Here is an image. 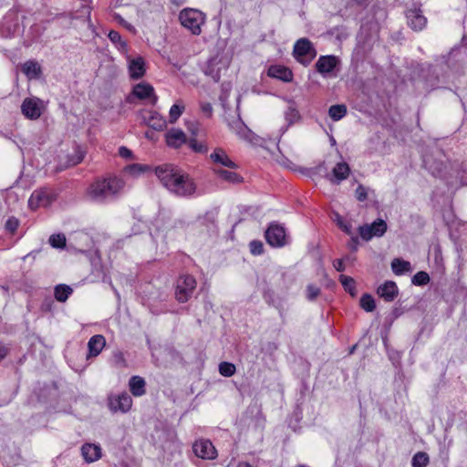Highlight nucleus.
I'll return each mask as SVG.
<instances>
[{
	"mask_svg": "<svg viewBox=\"0 0 467 467\" xmlns=\"http://www.w3.org/2000/svg\"><path fill=\"white\" fill-rule=\"evenodd\" d=\"M161 184L171 193L179 197H191L197 189L196 183L189 174L171 164H162L154 169Z\"/></svg>",
	"mask_w": 467,
	"mask_h": 467,
	"instance_id": "1",
	"label": "nucleus"
},
{
	"mask_svg": "<svg viewBox=\"0 0 467 467\" xmlns=\"http://www.w3.org/2000/svg\"><path fill=\"white\" fill-rule=\"evenodd\" d=\"M126 187L125 181L111 175L94 181L87 189L86 197L95 203H108L118 199Z\"/></svg>",
	"mask_w": 467,
	"mask_h": 467,
	"instance_id": "2",
	"label": "nucleus"
},
{
	"mask_svg": "<svg viewBox=\"0 0 467 467\" xmlns=\"http://www.w3.org/2000/svg\"><path fill=\"white\" fill-rule=\"evenodd\" d=\"M179 19L182 26L190 30L193 35H200L202 26L205 22L203 13L193 8H185L180 12Z\"/></svg>",
	"mask_w": 467,
	"mask_h": 467,
	"instance_id": "3",
	"label": "nucleus"
},
{
	"mask_svg": "<svg viewBox=\"0 0 467 467\" xmlns=\"http://www.w3.org/2000/svg\"><path fill=\"white\" fill-rule=\"evenodd\" d=\"M197 285L195 278L191 275H182L175 284V298L180 303L187 302L192 296Z\"/></svg>",
	"mask_w": 467,
	"mask_h": 467,
	"instance_id": "4",
	"label": "nucleus"
},
{
	"mask_svg": "<svg viewBox=\"0 0 467 467\" xmlns=\"http://www.w3.org/2000/svg\"><path fill=\"white\" fill-rule=\"evenodd\" d=\"M293 55L297 62L304 66H307L316 57L317 51L311 41L303 37L295 43Z\"/></svg>",
	"mask_w": 467,
	"mask_h": 467,
	"instance_id": "5",
	"label": "nucleus"
},
{
	"mask_svg": "<svg viewBox=\"0 0 467 467\" xmlns=\"http://www.w3.org/2000/svg\"><path fill=\"white\" fill-rule=\"evenodd\" d=\"M132 406V399L127 392L110 394L108 397V407L113 413H126Z\"/></svg>",
	"mask_w": 467,
	"mask_h": 467,
	"instance_id": "6",
	"label": "nucleus"
},
{
	"mask_svg": "<svg viewBox=\"0 0 467 467\" xmlns=\"http://www.w3.org/2000/svg\"><path fill=\"white\" fill-rule=\"evenodd\" d=\"M210 163L213 168L230 170L237 169V164L229 157L227 152L223 148H215L209 156Z\"/></svg>",
	"mask_w": 467,
	"mask_h": 467,
	"instance_id": "7",
	"label": "nucleus"
},
{
	"mask_svg": "<svg viewBox=\"0 0 467 467\" xmlns=\"http://www.w3.org/2000/svg\"><path fill=\"white\" fill-rule=\"evenodd\" d=\"M265 235L266 242L273 247H282L287 241L285 228L276 223L270 224Z\"/></svg>",
	"mask_w": 467,
	"mask_h": 467,
	"instance_id": "8",
	"label": "nucleus"
},
{
	"mask_svg": "<svg viewBox=\"0 0 467 467\" xmlns=\"http://www.w3.org/2000/svg\"><path fill=\"white\" fill-rule=\"evenodd\" d=\"M194 454L202 460H214L217 457V450L210 440L199 439L192 444Z\"/></svg>",
	"mask_w": 467,
	"mask_h": 467,
	"instance_id": "9",
	"label": "nucleus"
},
{
	"mask_svg": "<svg viewBox=\"0 0 467 467\" xmlns=\"http://www.w3.org/2000/svg\"><path fill=\"white\" fill-rule=\"evenodd\" d=\"M387 231V223L382 219L374 221L371 224H365L358 228L359 234L363 240L368 241L372 237H380Z\"/></svg>",
	"mask_w": 467,
	"mask_h": 467,
	"instance_id": "10",
	"label": "nucleus"
},
{
	"mask_svg": "<svg viewBox=\"0 0 467 467\" xmlns=\"http://www.w3.org/2000/svg\"><path fill=\"white\" fill-rule=\"evenodd\" d=\"M43 110L42 100L37 98H26L21 105L23 115L29 119H37Z\"/></svg>",
	"mask_w": 467,
	"mask_h": 467,
	"instance_id": "11",
	"label": "nucleus"
},
{
	"mask_svg": "<svg viewBox=\"0 0 467 467\" xmlns=\"http://www.w3.org/2000/svg\"><path fill=\"white\" fill-rule=\"evenodd\" d=\"M230 65V58L227 56L216 55L208 62L206 74L212 76L214 80H219L222 69H226Z\"/></svg>",
	"mask_w": 467,
	"mask_h": 467,
	"instance_id": "12",
	"label": "nucleus"
},
{
	"mask_svg": "<svg viewBox=\"0 0 467 467\" xmlns=\"http://www.w3.org/2000/svg\"><path fill=\"white\" fill-rule=\"evenodd\" d=\"M132 95L139 99H148L151 105H156L158 96L155 93L154 88L146 82H140L133 87Z\"/></svg>",
	"mask_w": 467,
	"mask_h": 467,
	"instance_id": "13",
	"label": "nucleus"
},
{
	"mask_svg": "<svg viewBox=\"0 0 467 467\" xmlns=\"http://www.w3.org/2000/svg\"><path fill=\"white\" fill-rule=\"evenodd\" d=\"M52 202V197L47 190H36L31 194L28 200V205L32 210H36L39 207H47Z\"/></svg>",
	"mask_w": 467,
	"mask_h": 467,
	"instance_id": "14",
	"label": "nucleus"
},
{
	"mask_svg": "<svg viewBox=\"0 0 467 467\" xmlns=\"http://www.w3.org/2000/svg\"><path fill=\"white\" fill-rule=\"evenodd\" d=\"M127 61L130 78L139 79L145 75L146 66L145 61L141 57L131 58L130 56H127Z\"/></svg>",
	"mask_w": 467,
	"mask_h": 467,
	"instance_id": "15",
	"label": "nucleus"
},
{
	"mask_svg": "<svg viewBox=\"0 0 467 467\" xmlns=\"http://www.w3.org/2000/svg\"><path fill=\"white\" fill-rule=\"evenodd\" d=\"M141 117L143 121L154 130H161L166 127V119L157 111H142Z\"/></svg>",
	"mask_w": 467,
	"mask_h": 467,
	"instance_id": "16",
	"label": "nucleus"
},
{
	"mask_svg": "<svg viewBox=\"0 0 467 467\" xmlns=\"http://www.w3.org/2000/svg\"><path fill=\"white\" fill-rule=\"evenodd\" d=\"M377 294L386 302H392L398 296L399 289L394 281H386L378 287Z\"/></svg>",
	"mask_w": 467,
	"mask_h": 467,
	"instance_id": "17",
	"label": "nucleus"
},
{
	"mask_svg": "<svg viewBox=\"0 0 467 467\" xmlns=\"http://www.w3.org/2000/svg\"><path fill=\"white\" fill-rule=\"evenodd\" d=\"M337 64L338 59L336 56H321L316 63V67L320 74L326 75L331 73Z\"/></svg>",
	"mask_w": 467,
	"mask_h": 467,
	"instance_id": "18",
	"label": "nucleus"
},
{
	"mask_svg": "<svg viewBox=\"0 0 467 467\" xmlns=\"http://www.w3.org/2000/svg\"><path fill=\"white\" fill-rule=\"evenodd\" d=\"M81 455L86 462H94L101 458V448L96 443H84L81 446Z\"/></svg>",
	"mask_w": 467,
	"mask_h": 467,
	"instance_id": "19",
	"label": "nucleus"
},
{
	"mask_svg": "<svg viewBox=\"0 0 467 467\" xmlns=\"http://www.w3.org/2000/svg\"><path fill=\"white\" fill-rule=\"evenodd\" d=\"M165 140L169 147L180 148L186 142V135L180 129H171L165 134Z\"/></svg>",
	"mask_w": 467,
	"mask_h": 467,
	"instance_id": "20",
	"label": "nucleus"
},
{
	"mask_svg": "<svg viewBox=\"0 0 467 467\" xmlns=\"http://www.w3.org/2000/svg\"><path fill=\"white\" fill-rule=\"evenodd\" d=\"M408 25L416 31L423 29L427 24L426 17L419 10H409L407 12Z\"/></svg>",
	"mask_w": 467,
	"mask_h": 467,
	"instance_id": "21",
	"label": "nucleus"
},
{
	"mask_svg": "<svg viewBox=\"0 0 467 467\" xmlns=\"http://www.w3.org/2000/svg\"><path fill=\"white\" fill-rule=\"evenodd\" d=\"M267 74L271 78H277L285 82H291L293 80V72L285 66H271L268 68Z\"/></svg>",
	"mask_w": 467,
	"mask_h": 467,
	"instance_id": "22",
	"label": "nucleus"
},
{
	"mask_svg": "<svg viewBox=\"0 0 467 467\" xmlns=\"http://www.w3.org/2000/svg\"><path fill=\"white\" fill-rule=\"evenodd\" d=\"M350 173V168L347 162H338L332 170V177L329 179L333 183H340L346 180Z\"/></svg>",
	"mask_w": 467,
	"mask_h": 467,
	"instance_id": "23",
	"label": "nucleus"
},
{
	"mask_svg": "<svg viewBox=\"0 0 467 467\" xmlns=\"http://www.w3.org/2000/svg\"><path fill=\"white\" fill-rule=\"evenodd\" d=\"M106 345L105 337L102 335L91 337L88 342V356L97 357Z\"/></svg>",
	"mask_w": 467,
	"mask_h": 467,
	"instance_id": "24",
	"label": "nucleus"
},
{
	"mask_svg": "<svg viewBox=\"0 0 467 467\" xmlns=\"http://www.w3.org/2000/svg\"><path fill=\"white\" fill-rule=\"evenodd\" d=\"M213 173L221 180L232 183H240L242 182V177L234 171L233 170L223 168V169H218V168H213Z\"/></svg>",
	"mask_w": 467,
	"mask_h": 467,
	"instance_id": "25",
	"label": "nucleus"
},
{
	"mask_svg": "<svg viewBox=\"0 0 467 467\" xmlns=\"http://www.w3.org/2000/svg\"><path fill=\"white\" fill-rule=\"evenodd\" d=\"M146 382L143 378L140 376H132L129 381V388L131 394L135 397H140L145 394Z\"/></svg>",
	"mask_w": 467,
	"mask_h": 467,
	"instance_id": "26",
	"label": "nucleus"
},
{
	"mask_svg": "<svg viewBox=\"0 0 467 467\" xmlns=\"http://www.w3.org/2000/svg\"><path fill=\"white\" fill-rule=\"evenodd\" d=\"M230 128L234 134H236L241 140L248 141L252 140V131L241 120L238 119L236 121H234L230 125Z\"/></svg>",
	"mask_w": 467,
	"mask_h": 467,
	"instance_id": "27",
	"label": "nucleus"
},
{
	"mask_svg": "<svg viewBox=\"0 0 467 467\" xmlns=\"http://www.w3.org/2000/svg\"><path fill=\"white\" fill-rule=\"evenodd\" d=\"M301 119L300 113L296 109L295 103L291 102L285 111V119L286 121V126L282 129V133H285L289 126L298 122Z\"/></svg>",
	"mask_w": 467,
	"mask_h": 467,
	"instance_id": "28",
	"label": "nucleus"
},
{
	"mask_svg": "<svg viewBox=\"0 0 467 467\" xmlns=\"http://www.w3.org/2000/svg\"><path fill=\"white\" fill-rule=\"evenodd\" d=\"M391 270L396 275H402L412 271L410 262L400 258H395L391 262Z\"/></svg>",
	"mask_w": 467,
	"mask_h": 467,
	"instance_id": "29",
	"label": "nucleus"
},
{
	"mask_svg": "<svg viewBox=\"0 0 467 467\" xmlns=\"http://www.w3.org/2000/svg\"><path fill=\"white\" fill-rule=\"evenodd\" d=\"M23 73L29 78H37L41 74V67L36 61L29 60L22 65Z\"/></svg>",
	"mask_w": 467,
	"mask_h": 467,
	"instance_id": "30",
	"label": "nucleus"
},
{
	"mask_svg": "<svg viewBox=\"0 0 467 467\" xmlns=\"http://www.w3.org/2000/svg\"><path fill=\"white\" fill-rule=\"evenodd\" d=\"M151 168L146 164L133 163L127 165L124 168V172L133 178L140 177V175L150 171Z\"/></svg>",
	"mask_w": 467,
	"mask_h": 467,
	"instance_id": "31",
	"label": "nucleus"
},
{
	"mask_svg": "<svg viewBox=\"0 0 467 467\" xmlns=\"http://www.w3.org/2000/svg\"><path fill=\"white\" fill-rule=\"evenodd\" d=\"M185 106L182 101L178 100L176 103H174L169 111V119L171 123H174L178 120V119L182 116V114L184 112Z\"/></svg>",
	"mask_w": 467,
	"mask_h": 467,
	"instance_id": "32",
	"label": "nucleus"
},
{
	"mask_svg": "<svg viewBox=\"0 0 467 467\" xmlns=\"http://www.w3.org/2000/svg\"><path fill=\"white\" fill-rule=\"evenodd\" d=\"M73 289L67 285H58L55 287V298L59 302H65L72 294Z\"/></svg>",
	"mask_w": 467,
	"mask_h": 467,
	"instance_id": "33",
	"label": "nucleus"
},
{
	"mask_svg": "<svg viewBox=\"0 0 467 467\" xmlns=\"http://www.w3.org/2000/svg\"><path fill=\"white\" fill-rule=\"evenodd\" d=\"M328 114L334 121L340 120L347 114V107L343 104L333 105L329 108Z\"/></svg>",
	"mask_w": 467,
	"mask_h": 467,
	"instance_id": "34",
	"label": "nucleus"
},
{
	"mask_svg": "<svg viewBox=\"0 0 467 467\" xmlns=\"http://www.w3.org/2000/svg\"><path fill=\"white\" fill-rule=\"evenodd\" d=\"M340 283L344 289L348 292L352 296L356 295L355 281L352 277L341 275L339 276Z\"/></svg>",
	"mask_w": 467,
	"mask_h": 467,
	"instance_id": "35",
	"label": "nucleus"
},
{
	"mask_svg": "<svg viewBox=\"0 0 467 467\" xmlns=\"http://www.w3.org/2000/svg\"><path fill=\"white\" fill-rule=\"evenodd\" d=\"M360 306L367 312H372L376 308V303L372 296L365 294L360 298Z\"/></svg>",
	"mask_w": 467,
	"mask_h": 467,
	"instance_id": "36",
	"label": "nucleus"
},
{
	"mask_svg": "<svg viewBox=\"0 0 467 467\" xmlns=\"http://www.w3.org/2000/svg\"><path fill=\"white\" fill-rule=\"evenodd\" d=\"M235 371L236 368L233 363L223 361L219 364V373L223 377H231Z\"/></svg>",
	"mask_w": 467,
	"mask_h": 467,
	"instance_id": "37",
	"label": "nucleus"
},
{
	"mask_svg": "<svg viewBox=\"0 0 467 467\" xmlns=\"http://www.w3.org/2000/svg\"><path fill=\"white\" fill-rule=\"evenodd\" d=\"M66 241V236L62 234H52L48 240L49 244L54 248H64Z\"/></svg>",
	"mask_w": 467,
	"mask_h": 467,
	"instance_id": "38",
	"label": "nucleus"
},
{
	"mask_svg": "<svg viewBox=\"0 0 467 467\" xmlns=\"http://www.w3.org/2000/svg\"><path fill=\"white\" fill-rule=\"evenodd\" d=\"M429 463V457L425 452H417L412 458V467H425Z\"/></svg>",
	"mask_w": 467,
	"mask_h": 467,
	"instance_id": "39",
	"label": "nucleus"
},
{
	"mask_svg": "<svg viewBox=\"0 0 467 467\" xmlns=\"http://www.w3.org/2000/svg\"><path fill=\"white\" fill-rule=\"evenodd\" d=\"M411 281L415 285H424L430 282V276L426 272L420 271L413 275Z\"/></svg>",
	"mask_w": 467,
	"mask_h": 467,
	"instance_id": "40",
	"label": "nucleus"
},
{
	"mask_svg": "<svg viewBox=\"0 0 467 467\" xmlns=\"http://www.w3.org/2000/svg\"><path fill=\"white\" fill-rule=\"evenodd\" d=\"M333 220L337 223V224L341 228L345 233H351V224L344 220V218L337 213H334Z\"/></svg>",
	"mask_w": 467,
	"mask_h": 467,
	"instance_id": "41",
	"label": "nucleus"
},
{
	"mask_svg": "<svg viewBox=\"0 0 467 467\" xmlns=\"http://www.w3.org/2000/svg\"><path fill=\"white\" fill-rule=\"evenodd\" d=\"M320 294V289L317 285H308L306 287V297L308 300H315Z\"/></svg>",
	"mask_w": 467,
	"mask_h": 467,
	"instance_id": "42",
	"label": "nucleus"
},
{
	"mask_svg": "<svg viewBox=\"0 0 467 467\" xmlns=\"http://www.w3.org/2000/svg\"><path fill=\"white\" fill-rule=\"evenodd\" d=\"M249 246L251 253L254 255H259L264 252V245L261 241H252Z\"/></svg>",
	"mask_w": 467,
	"mask_h": 467,
	"instance_id": "43",
	"label": "nucleus"
},
{
	"mask_svg": "<svg viewBox=\"0 0 467 467\" xmlns=\"http://www.w3.org/2000/svg\"><path fill=\"white\" fill-rule=\"evenodd\" d=\"M189 146L196 152H207L208 150L206 145L198 142L194 139L189 140Z\"/></svg>",
	"mask_w": 467,
	"mask_h": 467,
	"instance_id": "44",
	"label": "nucleus"
},
{
	"mask_svg": "<svg viewBox=\"0 0 467 467\" xmlns=\"http://www.w3.org/2000/svg\"><path fill=\"white\" fill-rule=\"evenodd\" d=\"M368 197V191L363 185H358L356 189V198L359 202H364Z\"/></svg>",
	"mask_w": 467,
	"mask_h": 467,
	"instance_id": "45",
	"label": "nucleus"
},
{
	"mask_svg": "<svg viewBox=\"0 0 467 467\" xmlns=\"http://www.w3.org/2000/svg\"><path fill=\"white\" fill-rule=\"evenodd\" d=\"M119 154L124 159H131L133 157L132 151L125 146L119 147Z\"/></svg>",
	"mask_w": 467,
	"mask_h": 467,
	"instance_id": "46",
	"label": "nucleus"
},
{
	"mask_svg": "<svg viewBox=\"0 0 467 467\" xmlns=\"http://www.w3.org/2000/svg\"><path fill=\"white\" fill-rule=\"evenodd\" d=\"M201 109L202 113L205 114L207 117H211L213 114V107L209 102H202Z\"/></svg>",
	"mask_w": 467,
	"mask_h": 467,
	"instance_id": "47",
	"label": "nucleus"
},
{
	"mask_svg": "<svg viewBox=\"0 0 467 467\" xmlns=\"http://www.w3.org/2000/svg\"><path fill=\"white\" fill-rule=\"evenodd\" d=\"M109 40L114 44L116 45L117 43H119L122 37L121 36L119 35V32L117 31H114V30H111L109 35H108Z\"/></svg>",
	"mask_w": 467,
	"mask_h": 467,
	"instance_id": "48",
	"label": "nucleus"
},
{
	"mask_svg": "<svg viewBox=\"0 0 467 467\" xmlns=\"http://www.w3.org/2000/svg\"><path fill=\"white\" fill-rule=\"evenodd\" d=\"M116 47L119 49V51H120L121 53H123L126 57L129 56L128 55V44L126 41H124L123 39H121L119 43H117L116 45Z\"/></svg>",
	"mask_w": 467,
	"mask_h": 467,
	"instance_id": "49",
	"label": "nucleus"
},
{
	"mask_svg": "<svg viewBox=\"0 0 467 467\" xmlns=\"http://www.w3.org/2000/svg\"><path fill=\"white\" fill-rule=\"evenodd\" d=\"M5 227L10 232H15L18 227V222L16 219H8Z\"/></svg>",
	"mask_w": 467,
	"mask_h": 467,
	"instance_id": "50",
	"label": "nucleus"
},
{
	"mask_svg": "<svg viewBox=\"0 0 467 467\" xmlns=\"http://www.w3.org/2000/svg\"><path fill=\"white\" fill-rule=\"evenodd\" d=\"M333 265L338 272H343L345 270V265L342 259L335 260Z\"/></svg>",
	"mask_w": 467,
	"mask_h": 467,
	"instance_id": "51",
	"label": "nucleus"
},
{
	"mask_svg": "<svg viewBox=\"0 0 467 467\" xmlns=\"http://www.w3.org/2000/svg\"><path fill=\"white\" fill-rule=\"evenodd\" d=\"M114 358L117 362L121 363L123 366H125V359L121 352L115 353Z\"/></svg>",
	"mask_w": 467,
	"mask_h": 467,
	"instance_id": "52",
	"label": "nucleus"
},
{
	"mask_svg": "<svg viewBox=\"0 0 467 467\" xmlns=\"http://www.w3.org/2000/svg\"><path fill=\"white\" fill-rule=\"evenodd\" d=\"M7 355V348L0 346V360Z\"/></svg>",
	"mask_w": 467,
	"mask_h": 467,
	"instance_id": "53",
	"label": "nucleus"
},
{
	"mask_svg": "<svg viewBox=\"0 0 467 467\" xmlns=\"http://www.w3.org/2000/svg\"><path fill=\"white\" fill-rule=\"evenodd\" d=\"M128 30L131 31V32H134L135 31V28L132 25L129 24V23H125V26H124Z\"/></svg>",
	"mask_w": 467,
	"mask_h": 467,
	"instance_id": "54",
	"label": "nucleus"
},
{
	"mask_svg": "<svg viewBox=\"0 0 467 467\" xmlns=\"http://www.w3.org/2000/svg\"><path fill=\"white\" fill-rule=\"evenodd\" d=\"M115 19H116L119 24H121L122 22H124V19H123L120 16H115Z\"/></svg>",
	"mask_w": 467,
	"mask_h": 467,
	"instance_id": "55",
	"label": "nucleus"
},
{
	"mask_svg": "<svg viewBox=\"0 0 467 467\" xmlns=\"http://www.w3.org/2000/svg\"><path fill=\"white\" fill-rule=\"evenodd\" d=\"M331 143H332V144H335V143H336V140H335V139H334V138H331Z\"/></svg>",
	"mask_w": 467,
	"mask_h": 467,
	"instance_id": "56",
	"label": "nucleus"
},
{
	"mask_svg": "<svg viewBox=\"0 0 467 467\" xmlns=\"http://www.w3.org/2000/svg\"><path fill=\"white\" fill-rule=\"evenodd\" d=\"M355 348H356V346H353V347L351 348L350 353H352V352L354 351V349H355Z\"/></svg>",
	"mask_w": 467,
	"mask_h": 467,
	"instance_id": "57",
	"label": "nucleus"
},
{
	"mask_svg": "<svg viewBox=\"0 0 467 467\" xmlns=\"http://www.w3.org/2000/svg\"><path fill=\"white\" fill-rule=\"evenodd\" d=\"M298 467H309V466L305 465V464H300V465H298Z\"/></svg>",
	"mask_w": 467,
	"mask_h": 467,
	"instance_id": "58",
	"label": "nucleus"
},
{
	"mask_svg": "<svg viewBox=\"0 0 467 467\" xmlns=\"http://www.w3.org/2000/svg\"><path fill=\"white\" fill-rule=\"evenodd\" d=\"M125 23H127V22L124 20V22H122L121 25L124 26Z\"/></svg>",
	"mask_w": 467,
	"mask_h": 467,
	"instance_id": "59",
	"label": "nucleus"
}]
</instances>
